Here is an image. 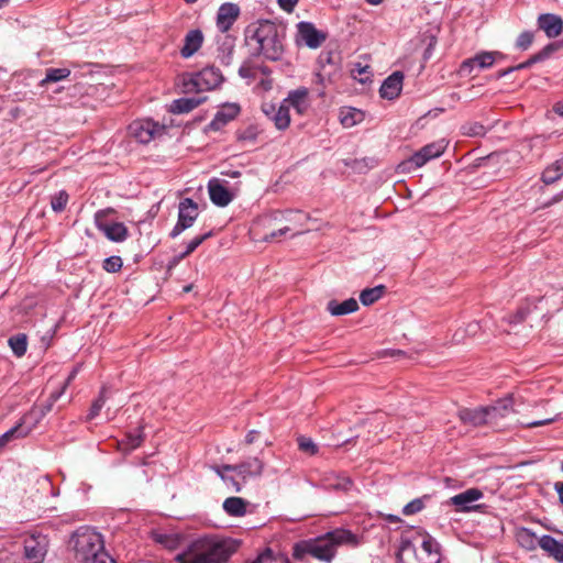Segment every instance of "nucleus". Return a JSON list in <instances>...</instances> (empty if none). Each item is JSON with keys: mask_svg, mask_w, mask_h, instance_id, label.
I'll list each match as a JSON object with an SVG mask.
<instances>
[{"mask_svg": "<svg viewBox=\"0 0 563 563\" xmlns=\"http://www.w3.org/2000/svg\"><path fill=\"white\" fill-rule=\"evenodd\" d=\"M355 542V536L351 531L335 529L322 536L296 542L292 547V556L298 561L313 558L324 563H331L340 545Z\"/></svg>", "mask_w": 563, "mask_h": 563, "instance_id": "nucleus-1", "label": "nucleus"}, {"mask_svg": "<svg viewBox=\"0 0 563 563\" xmlns=\"http://www.w3.org/2000/svg\"><path fill=\"white\" fill-rule=\"evenodd\" d=\"M69 547L76 563H115L104 550L102 536L90 527L78 528L70 537Z\"/></svg>", "mask_w": 563, "mask_h": 563, "instance_id": "nucleus-2", "label": "nucleus"}, {"mask_svg": "<svg viewBox=\"0 0 563 563\" xmlns=\"http://www.w3.org/2000/svg\"><path fill=\"white\" fill-rule=\"evenodd\" d=\"M397 559L398 563H440V544L427 531H417L401 538Z\"/></svg>", "mask_w": 563, "mask_h": 563, "instance_id": "nucleus-3", "label": "nucleus"}, {"mask_svg": "<svg viewBox=\"0 0 563 563\" xmlns=\"http://www.w3.org/2000/svg\"><path fill=\"white\" fill-rule=\"evenodd\" d=\"M231 539L201 538L196 540L187 553L179 554V563H224L236 551Z\"/></svg>", "mask_w": 563, "mask_h": 563, "instance_id": "nucleus-4", "label": "nucleus"}, {"mask_svg": "<svg viewBox=\"0 0 563 563\" xmlns=\"http://www.w3.org/2000/svg\"><path fill=\"white\" fill-rule=\"evenodd\" d=\"M249 33L251 30L249 29ZM285 31L274 22L260 21L257 26L247 35V43L254 49V55L264 56L268 60H280L284 55Z\"/></svg>", "mask_w": 563, "mask_h": 563, "instance_id": "nucleus-5", "label": "nucleus"}, {"mask_svg": "<svg viewBox=\"0 0 563 563\" xmlns=\"http://www.w3.org/2000/svg\"><path fill=\"white\" fill-rule=\"evenodd\" d=\"M115 213L113 208L98 210L95 213V224L112 242H123L128 238V228L122 222H108V217Z\"/></svg>", "mask_w": 563, "mask_h": 563, "instance_id": "nucleus-6", "label": "nucleus"}, {"mask_svg": "<svg viewBox=\"0 0 563 563\" xmlns=\"http://www.w3.org/2000/svg\"><path fill=\"white\" fill-rule=\"evenodd\" d=\"M223 81V76L220 69L209 66L200 71L191 75L189 81L185 82L188 89H196L197 91H207L216 89Z\"/></svg>", "mask_w": 563, "mask_h": 563, "instance_id": "nucleus-7", "label": "nucleus"}, {"mask_svg": "<svg viewBox=\"0 0 563 563\" xmlns=\"http://www.w3.org/2000/svg\"><path fill=\"white\" fill-rule=\"evenodd\" d=\"M445 148L446 143L443 140L427 144L412 154L407 161L402 162L401 166L408 170L411 168H420L429 161L441 156Z\"/></svg>", "mask_w": 563, "mask_h": 563, "instance_id": "nucleus-8", "label": "nucleus"}, {"mask_svg": "<svg viewBox=\"0 0 563 563\" xmlns=\"http://www.w3.org/2000/svg\"><path fill=\"white\" fill-rule=\"evenodd\" d=\"M198 205L191 198H184L178 206L177 223L170 231V238L175 239L183 231L191 228L198 218Z\"/></svg>", "mask_w": 563, "mask_h": 563, "instance_id": "nucleus-9", "label": "nucleus"}, {"mask_svg": "<svg viewBox=\"0 0 563 563\" xmlns=\"http://www.w3.org/2000/svg\"><path fill=\"white\" fill-rule=\"evenodd\" d=\"M24 558L29 563H43L48 550V539L41 532H34L24 538Z\"/></svg>", "mask_w": 563, "mask_h": 563, "instance_id": "nucleus-10", "label": "nucleus"}, {"mask_svg": "<svg viewBox=\"0 0 563 563\" xmlns=\"http://www.w3.org/2000/svg\"><path fill=\"white\" fill-rule=\"evenodd\" d=\"M130 134L142 144H147L157 134L163 133L164 126L159 125L151 119L137 120L129 125Z\"/></svg>", "mask_w": 563, "mask_h": 563, "instance_id": "nucleus-11", "label": "nucleus"}, {"mask_svg": "<svg viewBox=\"0 0 563 563\" xmlns=\"http://www.w3.org/2000/svg\"><path fill=\"white\" fill-rule=\"evenodd\" d=\"M497 57H503V54L499 52H481L474 57L462 62L460 74L462 76H471L475 69H487L494 65Z\"/></svg>", "mask_w": 563, "mask_h": 563, "instance_id": "nucleus-12", "label": "nucleus"}, {"mask_svg": "<svg viewBox=\"0 0 563 563\" xmlns=\"http://www.w3.org/2000/svg\"><path fill=\"white\" fill-rule=\"evenodd\" d=\"M483 496L484 494L481 489L473 487L451 497L449 504L455 506L457 511L468 512L481 507L473 505V503L479 500Z\"/></svg>", "mask_w": 563, "mask_h": 563, "instance_id": "nucleus-13", "label": "nucleus"}, {"mask_svg": "<svg viewBox=\"0 0 563 563\" xmlns=\"http://www.w3.org/2000/svg\"><path fill=\"white\" fill-rule=\"evenodd\" d=\"M298 38L309 48H318L327 40V34L319 31L313 23L301 21L297 24Z\"/></svg>", "mask_w": 563, "mask_h": 563, "instance_id": "nucleus-14", "label": "nucleus"}, {"mask_svg": "<svg viewBox=\"0 0 563 563\" xmlns=\"http://www.w3.org/2000/svg\"><path fill=\"white\" fill-rule=\"evenodd\" d=\"M488 415V424L494 428H503L505 427L501 421L508 418L512 412V398L506 397L496 401L495 405L487 407Z\"/></svg>", "mask_w": 563, "mask_h": 563, "instance_id": "nucleus-15", "label": "nucleus"}, {"mask_svg": "<svg viewBox=\"0 0 563 563\" xmlns=\"http://www.w3.org/2000/svg\"><path fill=\"white\" fill-rule=\"evenodd\" d=\"M35 412L25 413L19 423L5 431L0 435V445L3 448L13 439H20L26 437L34 428V423L30 424V420L33 418Z\"/></svg>", "mask_w": 563, "mask_h": 563, "instance_id": "nucleus-16", "label": "nucleus"}, {"mask_svg": "<svg viewBox=\"0 0 563 563\" xmlns=\"http://www.w3.org/2000/svg\"><path fill=\"white\" fill-rule=\"evenodd\" d=\"M240 14V8L231 2L220 5L217 13V27L222 32L231 29Z\"/></svg>", "mask_w": 563, "mask_h": 563, "instance_id": "nucleus-17", "label": "nucleus"}, {"mask_svg": "<svg viewBox=\"0 0 563 563\" xmlns=\"http://www.w3.org/2000/svg\"><path fill=\"white\" fill-rule=\"evenodd\" d=\"M538 27L542 30L549 38L559 36L563 31V20L553 13H542L537 20Z\"/></svg>", "mask_w": 563, "mask_h": 563, "instance_id": "nucleus-18", "label": "nucleus"}, {"mask_svg": "<svg viewBox=\"0 0 563 563\" xmlns=\"http://www.w3.org/2000/svg\"><path fill=\"white\" fill-rule=\"evenodd\" d=\"M404 74L395 71L389 75L382 84L379 95L384 99L393 100L400 95L402 88Z\"/></svg>", "mask_w": 563, "mask_h": 563, "instance_id": "nucleus-19", "label": "nucleus"}, {"mask_svg": "<svg viewBox=\"0 0 563 563\" xmlns=\"http://www.w3.org/2000/svg\"><path fill=\"white\" fill-rule=\"evenodd\" d=\"M263 111L278 130H285L289 126L290 114L286 103L282 102L278 108L274 104H268L263 108Z\"/></svg>", "mask_w": 563, "mask_h": 563, "instance_id": "nucleus-20", "label": "nucleus"}, {"mask_svg": "<svg viewBox=\"0 0 563 563\" xmlns=\"http://www.w3.org/2000/svg\"><path fill=\"white\" fill-rule=\"evenodd\" d=\"M263 468L264 464L257 457H253L240 464L233 465V471L236 473L239 477L242 478L243 482L252 477L261 476L263 473Z\"/></svg>", "mask_w": 563, "mask_h": 563, "instance_id": "nucleus-21", "label": "nucleus"}, {"mask_svg": "<svg viewBox=\"0 0 563 563\" xmlns=\"http://www.w3.org/2000/svg\"><path fill=\"white\" fill-rule=\"evenodd\" d=\"M210 200L218 207L228 206L232 199V194L224 187L219 179H211L208 184Z\"/></svg>", "mask_w": 563, "mask_h": 563, "instance_id": "nucleus-22", "label": "nucleus"}, {"mask_svg": "<svg viewBox=\"0 0 563 563\" xmlns=\"http://www.w3.org/2000/svg\"><path fill=\"white\" fill-rule=\"evenodd\" d=\"M240 112V107L235 103L224 106L219 110L212 121L208 124V129L211 131H219L230 121H232Z\"/></svg>", "mask_w": 563, "mask_h": 563, "instance_id": "nucleus-23", "label": "nucleus"}, {"mask_svg": "<svg viewBox=\"0 0 563 563\" xmlns=\"http://www.w3.org/2000/svg\"><path fill=\"white\" fill-rule=\"evenodd\" d=\"M308 95V89L300 87L296 90L289 91L287 98H285L283 102L287 104L288 109L292 107L299 114H302L309 108Z\"/></svg>", "mask_w": 563, "mask_h": 563, "instance_id": "nucleus-24", "label": "nucleus"}, {"mask_svg": "<svg viewBox=\"0 0 563 563\" xmlns=\"http://www.w3.org/2000/svg\"><path fill=\"white\" fill-rule=\"evenodd\" d=\"M488 415L487 407H478L474 409L463 408L459 410L460 419L464 423L473 427L488 424Z\"/></svg>", "mask_w": 563, "mask_h": 563, "instance_id": "nucleus-25", "label": "nucleus"}, {"mask_svg": "<svg viewBox=\"0 0 563 563\" xmlns=\"http://www.w3.org/2000/svg\"><path fill=\"white\" fill-rule=\"evenodd\" d=\"M322 485L330 490L349 492L353 486V482L347 476L331 472L324 474L322 477Z\"/></svg>", "mask_w": 563, "mask_h": 563, "instance_id": "nucleus-26", "label": "nucleus"}, {"mask_svg": "<svg viewBox=\"0 0 563 563\" xmlns=\"http://www.w3.org/2000/svg\"><path fill=\"white\" fill-rule=\"evenodd\" d=\"M180 54L184 58L192 56L201 47L203 42L202 32L198 29L189 31L184 41Z\"/></svg>", "mask_w": 563, "mask_h": 563, "instance_id": "nucleus-27", "label": "nucleus"}, {"mask_svg": "<svg viewBox=\"0 0 563 563\" xmlns=\"http://www.w3.org/2000/svg\"><path fill=\"white\" fill-rule=\"evenodd\" d=\"M538 544L554 560L563 562V542L558 541L552 536L544 534L538 540Z\"/></svg>", "mask_w": 563, "mask_h": 563, "instance_id": "nucleus-28", "label": "nucleus"}, {"mask_svg": "<svg viewBox=\"0 0 563 563\" xmlns=\"http://www.w3.org/2000/svg\"><path fill=\"white\" fill-rule=\"evenodd\" d=\"M249 501L241 497H228L222 504L227 515L231 517H243L247 512Z\"/></svg>", "mask_w": 563, "mask_h": 563, "instance_id": "nucleus-29", "label": "nucleus"}, {"mask_svg": "<svg viewBox=\"0 0 563 563\" xmlns=\"http://www.w3.org/2000/svg\"><path fill=\"white\" fill-rule=\"evenodd\" d=\"M358 309V303L354 298H349L343 302L330 300L327 305V310L332 316H345L355 312Z\"/></svg>", "mask_w": 563, "mask_h": 563, "instance_id": "nucleus-30", "label": "nucleus"}, {"mask_svg": "<svg viewBox=\"0 0 563 563\" xmlns=\"http://www.w3.org/2000/svg\"><path fill=\"white\" fill-rule=\"evenodd\" d=\"M205 98H179L173 101L170 111L173 113H188L203 102Z\"/></svg>", "mask_w": 563, "mask_h": 563, "instance_id": "nucleus-31", "label": "nucleus"}, {"mask_svg": "<svg viewBox=\"0 0 563 563\" xmlns=\"http://www.w3.org/2000/svg\"><path fill=\"white\" fill-rule=\"evenodd\" d=\"M556 49H558L556 44L550 43L547 46H544L540 52H538L537 54H534L530 58H528L526 62L516 65L515 69L516 70L525 69V68H528V67L534 65L536 63L543 62Z\"/></svg>", "mask_w": 563, "mask_h": 563, "instance_id": "nucleus-32", "label": "nucleus"}, {"mask_svg": "<svg viewBox=\"0 0 563 563\" xmlns=\"http://www.w3.org/2000/svg\"><path fill=\"white\" fill-rule=\"evenodd\" d=\"M364 113L355 108H343L340 111V122L344 128H352L362 122Z\"/></svg>", "mask_w": 563, "mask_h": 563, "instance_id": "nucleus-33", "label": "nucleus"}, {"mask_svg": "<svg viewBox=\"0 0 563 563\" xmlns=\"http://www.w3.org/2000/svg\"><path fill=\"white\" fill-rule=\"evenodd\" d=\"M8 344L16 357H22L27 350V336L25 333H18L9 338Z\"/></svg>", "mask_w": 563, "mask_h": 563, "instance_id": "nucleus-34", "label": "nucleus"}, {"mask_svg": "<svg viewBox=\"0 0 563 563\" xmlns=\"http://www.w3.org/2000/svg\"><path fill=\"white\" fill-rule=\"evenodd\" d=\"M142 441H143V435H142L141 431H139L136 433H128L124 437V439H122L119 442V449L124 453H129V452L135 450L136 448H139L142 443Z\"/></svg>", "mask_w": 563, "mask_h": 563, "instance_id": "nucleus-35", "label": "nucleus"}, {"mask_svg": "<svg viewBox=\"0 0 563 563\" xmlns=\"http://www.w3.org/2000/svg\"><path fill=\"white\" fill-rule=\"evenodd\" d=\"M563 175V164L559 159L551 166L547 167L542 173V181L547 185H551L560 179Z\"/></svg>", "mask_w": 563, "mask_h": 563, "instance_id": "nucleus-36", "label": "nucleus"}, {"mask_svg": "<svg viewBox=\"0 0 563 563\" xmlns=\"http://www.w3.org/2000/svg\"><path fill=\"white\" fill-rule=\"evenodd\" d=\"M385 286L379 285L373 288H366L361 291L360 300L364 306H369L377 301L384 294Z\"/></svg>", "mask_w": 563, "mask_h": 563, "instance_id": "nucleus-37", "label": "nucleus"}, {"mask_svg": "<svg viewBox=\"0 0 563 563\" xmlns=\"http://www.w3.org/2000/svg\"><path fill=\"white\" fill-rule=\"evenodd\" d=\"M70 75L68 68H47L45 71V78L41 80L40 86H45L48 82H57L66 79Z\"/></svg>", "mask_w": 563, "mask_h": 563, "instance_id": "nucleus-38", "label": "nucleus"}, {"mask_svg": "<svg viewBox=\"0 0 563 563\" xmlns=\"http://www.w3.org/2000/svg\"><path fill=\"white\" fill-rule=\"evenodd\" d=\"M212 235V231H209L205 234L195 236L186 246V250L180 253L177 257L174 258V263H177L188 255H190L199 245H201L208 238Z\"/></svg>", "mask_w": 563, "mask_h": 563, "instance_id": "nucleus-39", "label": "nucleus"}, {"mask_svg": "<svg viewBox=\"0 0 563 563\" xmlns=\"http://www.w3.org/2000/svg\"><path fill=\"white\" fill-rule=\"evenodd\" d=\"M107 393H108V389L106 387H102L98 398L92 402V405L90 407L89 413L87 416V420H92L99 415L100 410L104 406L106 400L108 398Z\"/></svg>", "mask_w": 563, "mask_h": 563, "instance_id": "nucleus-40", "label": "nucleus"}, {"mask_svg": "<svg viewBox=\"0 0 563 563\" xmlns=\"http://www.w3.org/2000/svg\"><path fill=\"white\" fill-rule=\"evenodd\" d=\"M297 443L299 450L310 456H313L319 452L318 445L312 441L311 438L300 435L297 438Z\"/></svg>", "mask_w": 563, "mask_h": 563, "instance_id": "nucleus-41", "label": "nucleus"}, {"mask_svg": "<svg viewBox=\"0 0 563 563\" xmlns=\"http://www.w3.org/2000/svg\"><path fill=\"white\" fill-rule=\"evenodd\" d=\"M518 542L528 550L536 549L537 537L528 529H522L517 536Z\"/></svg>", "mask_w": 563, "mask_h": 563, "instance_id": "nucleus-42", "label": "nucleus"}, {"mask_svg": "<svg viewBox=\"0 0 563 563\" xmlns=\"http://www.w3.org/2000/svg\"><path fill=\"white\" fill-rule=\"evenodd\" d=\"M153 538L157 543L163 544L164 547H166L168 549L176 548L177 543H178V538L174 534L155 532L153 534Z\"/></svg>", "mask_w": 563, "mask_h": 563, "instance_id": "nucleus-43", "label": "nucleus"}, {"mask_svg": "<svg viewBox=\"0 0 563 563\" xmlns=\"http://www.w3.org/2000/svg\"><path fill=\"white\" fill-rule=\"evenodd\" d=\"M426 498L427 497L415 498L413 500H411L410 503H408L407 505L404 506L402 514L405 516H412L415 514H418L419 511H421L424 508V499Z\"/></svg>", "mask_w": 563, "mask_h": 563, "instance_id": "nucleus-44", "label": "nucleus"}, {"mask_svg": "<svg viewBox=\"0 0 563 563\" xmlns=\"http://www.w3.org/2000/svg\"><path fill=\"white\" fill-rule=\"evenodd\" d=\"M463 133L467 136H483L486 133V129L478 122L466 123L462 126Z\"/></svg>", "mask_w": 563, "mask_h": 563, "instance_id": "nucleus-45", "label": "nucleus"}, {"mask_svg": "<svg viewBox=\"0 0 563 563\" xmlns=\"http://www.w3.org/2000/svg\"><path fill=\"white\" fill-rule=\"evenodd\" d=\"M123 262L120 256H110L103 261L102 268L108 273H117L122 268Z\"/></svg>", "mask_w": 563, "mask_h": 563, "instance_id": "nucleus-46", "label": "nucleus"}, {"mask_svg": "<svg viewBox=\"0 0 563 563\" xmlns=\"http://www.w3.org/2000/svg\"><path fill=\"white\" fill-rule=\"evenodd\" d=\"M68 202V194L64 190L59 191L52 198L51 206L55 212H60L65 209Z\"/></svg>", "mask_w": 563, "mask_h": 563, "instance_id": "nucleus-47", "label": "nucleus"}, {"mask_svg": "<svg viewBox=\"0 0 563 563\" xmlns=\"http://www.w3.org/2000/svg\"><path fill=\"white\" fill-rule=\"evenodd\" d=\"M533 37H534L533 33L530 31H525V32L520 33L516 41L517 48H519L521 51L528 49L533 42Z\"/></svg>", "mask_w": 563, "mask_h": 563, "instance_id": "nucleus-48", "label": "nucleus"}, {"mask_svg": "<svg viewBox=\"0 0 563 563\" xmlns=\"http://www.w3.org/2000/svg\"><path fill=\"white\" fill-rule=\"evenodd\" d=\"M531 312L529 305L519 307L515 314L509 317L510 324H518L526 320L527 316Z\"/></svg>", "mask_w": 563, "mask_h": 563, "instance_id": "nucleus-49", "label": "nucleus"}, {"mask_svg": "<svg viewBox=\"0 0 563 563\" xmlns=\"http://www.w3.org/2000/svg\"><path fill=\"white\" fill-rule=\"evenodd\" d=\"M57 397H58V395H52V401L48 405H46L44 409H41L40 411H37L35 409L31 410L30 412H35V413L29 423L30 424L34 423V426H35L36 422L38 421V419L44 417L46 415V412L51 411L53 402L57 399Z\"/></svg>", "mask_w": 563, "mask_h": 563, "instance_id": "nucleus-50", "label": "nucleus"}, {"mask_svg": "<svg viewBox=\"0 0 563 563\" xmlns=\"http://www.w3.org/2000/svg\"><path fill=\"white\" fill-rule=\"evenodd\" d=\"M222 481L229 488L233 489L234 492H241L243 485L235 476L228 473L227 476H222Z\"/></svg>", "mask_w": 563, "mask_h": 563, "instance_id": "nucleus-51", "label": "nucleus"}, {"mask_svg": "<svg viewBox=\"0 0 563 563\" xmlns=\"http://www.w3.org/2000/svg\"><path fill=\"white\" fill-rule=\"evenodd\" d=\"M559 416L560 415H556L555 417H552V418L542 419V420L522 422L521 424L525 426L526 428H536V427L547 426V424H550V423L556 421L559 419Z\"/></svg>", "mask_w": 563, "mask_h": 563, "instance_id": "nucleus-52", "label": "nucleus"}, {"mask_svg": "<svg viewBox=\"0 0 563 563\" xmlns=\"http://www.w3.org/2000/svg\"><path fill=\"white\" fill-rule=\"evenodd\" d=\"M212 470L219 475L221 478L222 476H227L228 473L234 472L233 465L230 464H223V465H214L212 466Z\"/></svg>", "mask_w": 563, "mask_h": 563, "instance_id": "nucleus-53", "label": "nucleus"}, {"mask_svg": "<svg viewBox=\"0 0 563 563\" xmlns=\"http://www.w3.org/2000/svg\"><path fill=\"white\" fill-rule=\"evenodd\" d=\"M278 5L286 12H292L298 0H277Z\"/></svg>", "mask_w": 563, "mask_h": 563, "instance_id": "nucleus-54", "label": "nucleus"}, {"mask_svg": "<svg viewBox=\"0 0 563 563\" xmlns=\"http://www.w3.org/2000/svg\"><path fill=\"white\" fill-rule=\"evenodd\" d=\"M289 231H290L289 227H284V228L278 229L277 231H273L268 235H265L263 238V240L266 241V242H269V241L274 240L275 238H278V236H282V235L286 234Z\"/></svg>", "mask_w": 563, "mask_h": 563, "instance_id": "nucleus-55", "label": "nucleus"}, {"mask_svg": "<svg viewBox=\"0 0 563 563\" xmlns=\"http://www.w3.org/2000/svg\"><path fill=\"white\" fill-rule=\"evenodd\" d=\"M239 75L242 78H254V73H253L252 68L247 65H242L239 68Z\"/></svg>", "mask_w": 563, "mask_h": 563, "instance_id": "nucleus-56", "label": "nucleus"}, {"mask_svg": "<svg viewBox=\"0 0 563 563\" xmlns=\"http://www.w3.org/2000/svg\"><path fill=\"white\" fill-rule=\"evenodd\" d=\"M258 434H260V432L257 430L249 431V433L245 437V443L246 444L254 443L256 441V439L258 438Z\"/></svg>", "mask_w": 563, "mask_h": 563, "instance_id": "nucleus-57", "label": "nucleus"}, {"mask_svg": "<svg viewBox=\"0 0 563 563\" xmlns=\"http://www.w3.org/2000/svg\"><path fill=\"white\" fill-rule=\"evenodd\" d=\"M555 490L559 494L561 504H563V482H559L555 484Z\"/></svg>", "mask_w": 563, "mask_h": 563, "instance_id": "nucleus-58", "label": "nucleus"}, {"mask_svg": "<svg viewBox=\"0 0 563 563\" xmlns=\"http://www.w3.org/2000/svg\"><path fill=\"white\" fill-rule=\"evenodd\" d=\"M478 329H479V324L477 322L470 323L467 325V332L471 334H475Z\"/></svg>", "mask_w": 563, "mask_h": 563, "instance_id": "nucleus-59", "label": "nucleus"}, {"mask_svg": "<svg viewBox=\"0 0 563 563\" xmlns=\"http://www.w3.org/2000/svg\"><path fill=\"white\" fill-rule=\"evenodd\" d=\"M515 70H516V69H515V66L509 67V68H507V69H503V70H500V71L498 73L497 77H498V78H503V77H505V76L509 75L510 73H512V71H515Z\"/></svg>", "mask_w": 563, "mask_h": 563, "instance_id": "nucleus-60", "label": "nucleus"}, {"mask_svg": "<svg viewBox=\"0 0 563 563\" xmlns=\"http://www.w3.org/2000/svg\"><path fill=\"white\" fill-rule=\"evenodd\" d=\"M554 111H555V113H558L559 115L563 117V102H558V103L554 106Z\"/></svg>", "mask_w": 563, "mask_h": 563, "instance_id": "nucleus-61", "label": "nucleus"}, {"mask_svg": "<svg viewBox=\"0 0 563 563\" xmlns=\"http://www.w3.org/2000/svg\"><path fill=\"white\" fill-rule=\"evenodd\" d=\"M286 213H287V214H289V216H292V214H294V216H297V217H299V218L308 219V216H306V214L301 213L300 211H287Z\"/></svg>", "mask_w": 563, "mask_h": 563, "instance_id": "nucleus-62", "label": "nucleus"}, {"mask_svg": "<svg viewBox=\"0 0 563 563\" xmlns=\"http://www.w3.org/2000/svg\"><path fill=\"white\" fill-rule=\"evenodd\" d=\"M549 137H550V135L548 136V139H549ZM540 139H543V141H544V140H547V137H545V136H536V137H532V139H530V141H529V146H530V147H532V146L534 145V143H536L538 140H540Z\"/></svg>", "mask_w": 563, "mask_h": 563, "instance_id": "nucleus-63", "label": "nucleus"}, {"mask_svg": "<svg viewBox=\"0 0 563 563\" xmlns=\"http://www.w3.org/2000/svg\"><path fill=\"white\" fill-rule=\"evenodd\" d=\"M387 519H388V521H390V522H398V521H400V519H399L397 516H395V515H389V516L387 517Z\"/></svg>", "mask_w": 563, "mask_h": 563, "instance_id": "nucleus-64", "label": "nucleus"}]
</instances>
